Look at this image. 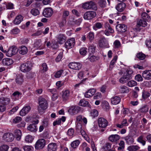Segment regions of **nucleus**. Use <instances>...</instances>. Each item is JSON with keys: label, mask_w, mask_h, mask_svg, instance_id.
<instances>
[{"label": "nucleus", "mask_w": 151, "mask_h": 151, "mask_svg": "<svg viewBox=\"0 0 151 151\" xmlns=\"http://www.w3.org/2000/svg\"><path fill=\"white\" fill-rule=\"evenodd\" d=\"M98 123L99 127L102 128H106L108 124V121L103 117H100L98 119Z\"/></svg>", "instance_id": "5"}, {"label": "nucleus", "mask_w": 151, "mask_h": 151, "mask_svg": "<svg viewBox=\"0 0 151 151\" xmlns=\"http://www.w3.org/2000/svg\"><path fill=\"white\" fill-rule=\"evenodd\" d=\"M120 138L119 136L117 134H113L110 135L109 139L111 142H116Z\"/></svg>", "instance_id": "28"}, {"label": "nucleus", "mask_w": 151, "mask_h": 151, "mask_svg": "<svg viewBox=\"0 0 151 151\" xmlns=\"http://www.w3.org/2000/svg\"><path fill=\"white\" fill-rule=\"evenodd\" d=\"M62 98L63 101H65L68 100L70 96V91L66 90L62 91Z\"/></svg>", "instance_id": "20"}, {"label": "nucleus", "mask_w": 151, "mask_h": 151, "mask_svg": "<svg viewBox=\"0 0 151 151\" xmlns=\"http://www.w3.org/2000/svg\"><path fill=\"white\" fill-rule=\"evenodd\" d=\"M106 42L105 38L104 37H101L99 42V46L101 47H104L106 45Z\"/></svg>", "instance_id": "33"}, {"label": "nucleus", "mask_w": 151, "mask_h": 151, "mask_svg": "<svg viewBox=\"0 0 151 151\" xmlns=\"http://www.w3.org/2000/svg\"><path fill=\"white\" fill-rule=\"evenodd\" d=\"M103 23L99 22L96 23L93 26V29L96 31L98 29H100L102 27Z\"/></svg>", "instance_id": "36"}, {"label": "nucleus", "mask_w": 151, "mask_h": 151, "mask_svg": "<svg viewBox=\"0 0 151 151\" xmlns=\"http://www.w3.org/2000/svg\"><path fill=\"white\" fill-rule=\"evenodd\" d=\"M24 151H32L33 148L30 146H25L23 147Z\"/></svg>", "instance_id": "56"}, {"label": "nucleus", "mask_w": 151, "mask_h": 151, "mask_svg": "<svg viewBox=\"0 0 151 151\" xmlns=\"http://www.w3.org/2000/svg\"><path fill=\"white\" fill-rule=\"evenodd\" d=\"M88 102L84 100H81L80 101L79 105L82 106H87L88 104Z\"/></svg>", "instance_id": "47"}, {"label": "nucleus", "mask_w": 151, "mask_h": 151, "mask_svg": "<svg viewBox=\"0 0 151 151\" xmlns=\"http://www.w3.org/2000/svg\"><path fill=\"white\" fill-rule=\"evenodd\" d=\"M17 48L15 46L10 47L9 49L6 54V55L11 57L15 55L17 52Z\"/></svg>", "instance_id": "11"}, {"label": "nucleus", "mask_w": 151, "mask_h": 151, "mask_svg": "<svg viewBox=\"0 0 151 151\" xmlns=\"http://www.w3.org/2000/svg\"><path fill=\"white\" fill-rule=\"evenodd\" d=\"M127 26L124 24H119L116 26V29L120 33L124 32L127 29Z\"/></svg>", "instance_id": "18"}, {"label": "nucleus", "mask_w": 151, "mask_h": 151, "mask_svg": "<svg viewBox=\"0 0 151 151\" xmlns=\"http://www.w3.org/2000/svg\"><path fill=\"white\" fill-rule=\"evenodd\" d=\"M139 111L141 113H145L148 111V108L146 105H144L140 108Z\"/></svg>", "instance_id": "45"}, {"label": "nucleus", "mask_w": 151, "mask_h": 151, "mask_svg": "<svg viewBox=\"0 0 151 151\" xmlns=\"http://www.w3.org/2000/svg\"><path fill=\"white\" fill-rule=\"evenodd\" d=\"M137 83L136 81L132 80L128 82L127 85L129 87H132L136 86Z\"/></svg>", "instance_id": "51"}, {"label": "nucleus", "mask_w": 151, "mask_h": 151, "mask_svg": "<svg viewBox=\"0 0 151 151\" xmlns=\"http://www.w3.org/2000/svg\"><path fill=\"white\" fill-rule=\"evenodd\" d=\"M31 14L34 16H36L39 14L40 12L38 9H32L31 12Z\"/></svg>", "instance_id": "55"}, {"label": "nucleus", "mask_w": 151, "mask_h": 151, "mask_svg": "<svg viewBox=\"0 0 151 151\" xmlns=\"http://www.w3.org/2000/svg\"><path fill=\"white\" fill-rule=\"evenodd\" d=\"M33 139V138L32 136L28 135L26 136L25 140L27 142L31 143L32 142Z\"/></svg>", "instance_id": "49"}, {"label": "nucleus", "mask_w": 151, "mask_h": 151, "mask_svg": "<svg viewBox=\"0 0 151 151\" xmlns=\"http://www.w3.org/2000/svg\"><path fill=\"white\" fill-rule=\"evenodd\" d=\"M57 145L55 143H52L49 144L48 145V151H56Z\"/></svg>", "instance_id": "25"}, {"label": "nucleus", "mask_w": 151, "mask_h": 151, "mask_svg": "<svg viewBox=\"0 0 151 151\" xmlns=\"http://www.w3.org/2000/svg\"><path fill=\"white\" fill-rule=\"evenodd\" d=\"M19 53L22 55H24L27 53L28 51L26 47L22 46L18 48Z\"/></svg>", "instance_id": "31"}, {"label": "nucleus", "mask_w": 151, "mask_h": 151, "mask_svg": "<svg viewBox=\"0 0 151 151\" xmlns=\"http://www.w3.org/2000/svg\"><path fill=\"white\" fill-rule=\"evenodd\" d=\"M127 143L129 145L132 144L134 142V139L132 136L128 135L124 138Z\"/></svg>", "instance_id": "30"}, {"label": "nucleus", "mask_w": 151, "mask_h": 151, "mask_svg": "<svg viewBox=\"0 0 151 151\" xmlns=\"http://www.w3.org/2000/svg\"><path fill=\"white\" fill-rule=\"evenodd\" d=\"M42 69L41 68V72L42 73H44L47 71L48 70V67L47 64L44 63L42 64Z\"/></svg>", "instance_id": "52"}, {"label": "nucleus", "mask_w": 151, "mask_h": 151, "mask_svg": "<svg viewBox=\"0 0 151 151\" xmlns=\"http://www.w3.org/2000/svg\"><path fill=\"white\" fill-rule=\"evenodd\" d=\"M142 77L147 80L151 79V70H146L143 71L142 73Z\"/></svg>", "instance_id": "17"}, {"label": "nucleus", "mask_w": 151, "mask_h": 151, "mask_svg": "<svg viewBox=\"0 0 151 151\" xmlns=\"http://www.w3.org/2000/svg\"><path fill=\"white\" fill-rule=\"evenodd\" d=\"M45 145V141L43 139H39L36 142L35 145V148L37 150L42 149Z\"/></svg>", "instance_id": "9"}, {"label": "nucleus", "mask_w": 151, "mask_h": 151, "mask_svg": "<svg viewBox=\"0 0 151 151\" xmlns=\"http://www.w3.org/2000/svg\"><path fill=\"white\" fill-rule=\"evenodd\" d=\"M144 137L143 136H140L138 137L137 139V141L141 143L143 145H145L146 143V142L143 139Z\"/></svg>", "instance_id": "48"}, {"label": "nucleus", "mask_w": 151, "mask_h": 151, "mask_svg": "<svg viewBox=\"0 0 151 151\" xmlns=\"http://www.w3.org/2000/svg\"><path fill=\"white\" fill-rule=\"evenodd\" d=\"M120 98L118 96H115L111 99V102L113 104H117L120 101Z\"/></svg>", "instance_id": "34"}, {"label": "nucleus", "mask_w": 151, "mask_h": 151, "mask_svg": "<svg viewBox=\"0 0 151 151\" xmlns=\"http://www.w3.org/2000/svg\"><path fill=\"white\" fill-rule=\"evenodd\" d=\"M69 15V12L67 10H64L63 12L62 18V19L65 21H66V19Z\"/></svg>", "instance_id": "41"}, {"label": "nucleus", "mask_w": 151, "mask_h": 151, "mask_svg": "<svg viewBox=\"0 0 151 151\" xmlns=\"http://www.w3.org/2000/svg\"><path fill=\"white\" fill-rule=\"evenodd\" d=\"M9 149V146L6 145H3L0 147V151H7Z\"/></svg>", "instance_id": "59"}, {"label": "nucleus", "mask_w": 151, "mask_h": 151, "mask_svg": "<svg viewBox=\"0 0 151 151\" xmlns=\"http://www.w3.org/2000/svg\"><path fill=\"white\" fill-rule=\"evenodd\" d=\"M53 10L52 8L47 7L44 9L42 13L43 15L46 17H50L52 16Z\"/></svg>", "instance_id": "12"}, {"label": "nucleus", "mask_w": 151, "mask_h": 151, "mask_svg": "<svg viewBox=\"0 0 151 151\" xmlns=\"http://www.w3.org/2000/svg\"><path fill=\"white\" fill-rule=\"evenodd\" d=\"M82 7L86 10L92 9L95 10L97 9L96 5L92 1L84 3L82 5Z\"/></svg>", "instance_id": "3"}, {"label": "nucleus", "mask_w": 151, "mask_h": 151, "mask_svg": "<svg viewBox=\"0 0 151 151\" xmlns=\"http://www.w3.org/2000/svg\"><path fill=\"white\" fill-rule=\"evenodd\" d=\"M80 143V141L79 140H76L71 142L70 145L73 149H76Z\"/></svg>", "instance_id": "35"}, {"label": "nucleus", "mask_w": 151, "mask_h": 151, "mask_svg": "<svg viewBox=\"0 0 151 151\" xmlns=\"http://www.w3.org/2000/svg\"><path fill=\"white\" fill-rule=\"evenodd\" d=\"M142 77L141 75L137 74L135 76V79L138 81H143Z\"/></svg>", "instance_id": "62"}, {"label": "nucleus", "mask_w": 151, "mask_h": 151, "mask_svg": "<svg viewBox=\"0 0 151 151\" xmlns=\"http://www.w3.org/2000/svg\"><path fill=\"white\" fill-rule=\"evenodd\" d=\"M114 48H118L120 47L121 45L120 42L118 40H116L114 42Z\"/></svg>", "instance_id": "50"}, {"label": "nucleus", "mask_w": 151, "mask_h": 151, "mask_svg": "<svg viewBox=\"0 0 151 151\" xmlns=\"http://www.w3.org/2000/svg\"><path fill=\"white\" fill-rule=\"evenodd\" d=\"M106 4V1L104 0H99L98 2V4L100 7L102 8L105 7Z\"/></svg>", "instance_id": "53"}, {"label": "nucleus", "mask_w": 151, "mask_h": 151, "mask_svg": "<svg viewBox=\"0 0 151 151\" xmlns=\"http://www.w3.org/2000/svg\"><path fill=\"white\" fill-rule=\"evenodd\" d=\"M117 56H115L114 57L113 59L110 62V63L109 65L110 68H113V65H114L117 59Z\"/></svg>", "instance_id": "54"}, {"label": "nucleus", "mask_w": 151, "mask_h": 151, "mask_svg": "<svg viewBox=\"0 0 151 151\" xmlns=\"http://www.w3.org/2000/svg\"><path fill=\"white\" fill-rule=\"evenodd\" d=\"M99 59V57H96L95 56H92L89 58L90 61L91 62L96 61Z\"/></svg>", "instance_id": "61"}, {"label": "nucleus", "mask_w": 151, "mask_h": 151, "mask_svg": "<svg viewBox=\"0 0 151 151\" xmlns=\"http://www.w3.org/2000/svg\"><path fill=\"white\" fill-rule=\"evenodd\" d=\"M96 90L95 89H91L89 90L88 91L86 92L84 96L86 98H88L92 96L95 93Z\"/></svg>", "instance_id": "24"}, {"label": "nucleus", "mask_w": 151, "mask_h": 151, "mask_svg": "<svg viewBox=\"0 0 151 151\" xmlns=\"http://www.w3.org/2000/svg\"><path fill=\"white\" fill-rule=\"evenodd\" d=\"M22 118L20 117L17 116L13 119V122L15 123H17L21 121Z\"/></svg>", "instance_id": "64"}, {"label": "nucleus", "mask_w": 151, "mask_h": 151, "mask_svg": "<svg viewBox=\"0 0 151 151\" xmlns=\"http://www.w3.org/2000/svg\"><path fill=\"white\" fill-rule=\"evenodd\" d=\"M3 140L6 142H11L14 139V136L13 134L11 133H5L2 137Z\"/></svg>", "instance_id": "8"}, {"label": "nucleus", "mask_w": 151, "mask_h": 151, "mask_svg": "<svg viewBox=\"0 0 151 151\" xmlns=\"http://www.w3.org/2000/svg\"><path fill=\"white\" fill-rule=\"evenodd\" d=\"M31 109V107L29 106H24L19 112L20 115L22 116L25 115Z\"/></svg>", "instance_id": "19"}, {"label": "nucleus", "mask_w": 151, "mask_h": 151, "mask_svg": "<svg viewBox=\"0 0 151 151\" xmlns=\"http://www.w3.org/2000/svg\"><path fill=\"white\" fill-rule=\"evenodd\" d=\"M23 75L22 74H19L17 75L15 79L16 83L19 85H21L23 82L24 79Z\"/></svg>", "instance_id": "23"}, {"label": "nucleus", "mask_w": 151, "mask_h": 151, "mask_svg": "<svg viewBox=\"0 0 151 151\" xmlns=\"http://www.w3.org/2000/svg\"><path fill=\"white\" fill-rule=\"evenodd\" d=\"M41 45V40H37L34 44V47L36 49H40Z\"/></svg>", "instance_id": "39"}, {"label": "nucleus", "mask_w": 151, "mask_h": 151, "mask_svg": "<svg viewBox=\"0 0 151 151\" xmlns=\"http://www.w3.org/2000/svg\"><path fill=\"white\" fill-rule=\"evenodd\" d=\"M23 17L21 15H19L17 16L14 21V22L15 24L18 25L23 20Z\"/></svg>", "instance_id": "27"}, {"label": "nucleus", "mask_w": 151, "mask_h": 151, "mask_svg": "<svg viewBox=\"0 0 151 151\" xmlns=\"http://www.w3.org/2000/svg\"><path fill=\"white\" fill-rule=\"evenodd\" d=\"M96 46L93 44L89 45L88 47V51L90 53L93 54L95 52Z\"/></svg>", "instance_id": "40"}, {"label": "nucleus", "mask_w": 151, "mask_h": 151, "mask_svg": "<svg viewBox=\"0 0 151 151\" xmlns=\"http://www.w3.org/2000/svg\"><path fill=\"white\" fill-rule=\"evenodd\" d=\"M10 101V99L6 97H1L0 98V103L3 105H7Z\"/></svg>", "instance_id": "29"}, {"label": "nucleus", "mask_w": 151, "mask_h": 151, "mask_svg": "<svg viewBox=\"0 0 151 151\" xmlns=\"http://www.w3.org/2000/svg\"><path fill=\"white\" fill-rule=\"evenodd\" d=\"M81 110V107L78 106H73L70 107L68 110L70 114L74 115L78 113Z\"/></svg>", "instance_id": "10"}, {"label": "nucleus", "mask_w": 151, "mask_h": 151, "mask_svg": "<svg viewBox=\"0 0 151 151\" xmlns=\"http://www.w3.org/2000/svg\"><path fill=\"white\" fill-rule=\"evenodd\" d=\"M63 71V70H60L57 71L55 74L54 76L56 78H59L61 76Z\"/></svg>", "instance_id": "58"}, {"label": "nucleus", "mask_w": 151, "mask_h": 151, "mask_svg": "<svg viewBox=\"0 0 151 151\" xmlns=\"http://www.w3.org/2000/svg\"><path fill=\"white\" fill-rule=\"evenodd\" d=\"M98 111L96 109H93L91 113V114L93 118L97 117L98 115Z\"/></svg>", "instance_id": "57"}, {"label": "nucleus", "mask_w": 151, "mask_h": 151, "mask_svg": "<svg viewBox=\"0 0 151 151\" xmlns=\"http://www.w3.org/2000/svg\"><path fill=\"white\" fill-rule=\"evenodd\" d=\"M69 67L71 69L75 70H79L82 67V65L79 63H69L68 65Z\"/></svg>", "instance_id": "15"}, {"label": "nucleus", "mask_w": 151, "mask_h": 151, "mask_svg": "<svg viewBox=\"0 0 151 151\" xmlns=\"http://www.w3.org/2000/svg\"><path fill=\"white\" fill-rule=\"evenodd\" d=\"M87 48L85 47L81 48L80 50V53L82 55H84L87 53Z\"/></svg>", "instance_id": "60"}, {"label": "nucleus", "mask_w": 151, "mask_h": 151, "mask_svg": "<svg viewBox=\"0 0 151 151\" xmlns=\"http://www.w3.org/2000/svg\"><path fill=\"white\" fill-rule=\"evenodd\" d=\"M147 25L146 21L142 19H138L137 21V26L138 27L140 26L145 27Z\"/></svg>", "instance_id": "21"}, {"label": "nucleus", "mask_w": 151, "mask_h": 151, "mask_svg": "<svg viewBox=\"0 0 151 151\" xmlns=\"http://www.w3.org/2000/svg\"><path fill=\"white\" fill-rule=\"evenodd\" d=\"M96 16V12L93 11H88L85 12L83 15L85 19L90 20Z\"/></svg>", "instance_id": "6"}, {"label": "nucleus", "mask_w": 151, "mask_h": 151, "mask_svg": "<svg viewBox=\"0 0 151 151\" xmlns=\"http://www.w3.org/2000/svg\"><path fill=\"white\" fill-rule=\"evenodd\" d=\"M133 75V71L131 70H127L119 79V81L121 83H125L129 80L131 79Z\"/></svg>", "instance_id": "1"}, {"label": "nucleus", "mask_w": 151, "mask_h": 151, "mask_svg": "<svg viewBox=\"0 0 151 151\" xmlns=\"http://www.w3.org/2000/svg\"><path fill=\"white\" fill-rule=\"evenodd\" d=\"M140 148L137 145H131L128 147V150L129 151H136Z\"/></svg>", "instance_id": "42"}, {"label": "nucleus", "mask_w": 151, "mask_h": 151, "mask_svg": "<svg viewBox=\"0 0 151 151\" xmlns=\"http://www.w3.org/2000/svg\"><path fill=\"white\" fill-rule=\"evenodd\" d=\"M75 44V40L73 38H72L68 40L64 44V46L66 48L69 49L73 47Z\"/></svg>", "instance_id": "13"}, {"label": "nucleus", "mask_w": 151, "mask_h": 151, "mask_svg": "<svg viewBox=\"0 0 151 151\" xmlns=\"http://www.w3.org/2000/svg\"><path fill=\"white\" fill-rule=\"evenodd\" d=\"M39 121L36 120L32 122L33 124H30L27 127V129L33 132H35L37 131V126L36 124L38 123Z\"/></svg>", "instance_id": "14"}, {"label": "nucleus", "mask_w": 151, "mask_h": 151, "mask_svg": "<svg viewBox=\"0 0 151 151\" xmlns=\"http://www.w3.org/2000/svg\"><path fill=\"white\" fill-rule=\"evenodd\" d=\"M56 37L57 43L60 44H62L66 40V37L63 34H59Z\"/></svg>", "instance_id": "16"}, {"label": "nucleus", "mask_w": 151, "mask_h": 151, "mask_svg": "<svg viewBox=\"0 0 151 151\" xmlns=\"http://www.w3.org/2000/svg\"><path fill=\"white\" fill-rule=\"evenodd\" d=\"M104 27L105 29L104 31V33L105 35L109 36L110 34L113 33L114 32V29L111 27L108 22L104 23Z\"/></svg>", "instance_id": "7"}, {"label": "nucleus", "mask_w": 151, "mask_h": 151, "mask_svg": "<svg viewBox=\"0 0 151 151\" xmlns=\"http://www.w3.org/2000/svg\"><path fill=\"white\" fill-rule=\"evenodd\" d=\"M35 76V73L33 72H30L27 74V77L28 78H31Z\"/></svg>", "instance_id": "63"}, {"label": "nucleus", "mask_w": 151, "mask_h": 151, "mask_svg": "<svg viewBox=\"0 0 151 151\" xmlns=\"http://www.w3.org/2000/svg\"><path fill=\"white\" fill-rule=\"evenodd\" d=\"M2 63L4 65H9L13 63V61L11 58H5L2 60Z\"/></svg>", "instance_id": "22"}, {"label": "nucleus", "mask_w": 151, "mask_h": 151, "mask_svg": "<svg viewBox=\"0 0 151 151\" xmlns=\"http://www.w3.org/2000/svg\"><path fill=\"white\" fill-rule=\"evenodd\" d=\"M111 144L109 143H106L102 147V149L105 151H108L110 149Z\"/></svg>", "instance_id": "46"}, {"label": "nucleus", "mask_w": 151, "mask_h": 151, "mask_svg": "<svg viewBox=\"0 0 151 151\" xmlns=\"http://www.w3.org/2000/svg\"><path fill=\"white\" fill-rule=\"evenodd\" d=\"M150 93L148 91H143L142 92V98L144 99H146L150 96Z\"/></svg>", "instance_id": "44"}, {"label": "nucleus", "mask_w": 151, "mask_h": 151, "mask_svg": "<svg viewBox=\"0 0 151 151\" xmlns=\"http://www.w3.org/2000/svg\"><path fill=\"white\" fill-rule=\"evenodd\" d=\"M38 110L39 113H41L46 109L48 106V103L47 100L44 98L40 96L38 99Z\"/></svg>", "instance_id": "2"}, {"label": "nucleus", "mask_w": 151, "mask_h": 151, "mask_svg": "<svg viewBox=\"0 0 151 151\" xmlns=\"http://www.w3.org/2000/svg\"><path fill=\"white\" fill-rule=\"evenodd\" d=\"M137 58L140 60H144L145 57V55L142 52H139L136 55Z\"/></svg>", "instance_id": "43"}, {"label": "nucleus", "mask_w": 151, "mask_h": 151, "mask_svg": "<svg viewBox=\"0 0 151 151\" xmlns=\"http://www.w3.org/2000/svg\"><path fill=\"white\" fill-rule=\"evenodd\" d=\"M119 91L122 93H126L129 92V90L128 88L125 86H122L120 87Z\"/></svg>", "instance_id": "38"}, {"label": "nucleus", "mask_w": 151, "mask_h": 151, "mask_svg": "<svg viewBox=\"0 0 151 151\" xmlns=\"http://www.w3.org/2000/svg\"><path fill=\"white\" fill-rule=\"evenodd\" d=\"M142 19L147 22L150 21V16L146 12H144L141 14Z\"/></svg>", "instance_id": "37"}, {"label": "nucleus", "mask_w": 151, "mask_h": 151, "mask_svg": "<svg viewBox=\"0 0 151 151\" xmlns=\"http://www.w3.org/2000/svg\"><path fill=\"white\" fill-rule=\"evenodd\" d=\"M125 7L126 4L125 3H121L117 4L116 8L118 12H122L124 9Z\"/></svg>", "instance_id": "26"}, {"label": "nucleus", "mask_w": 151, "mask_h": 151, "mask_svg": "<svg viewBox=\"0 0 151 151\" xmlns=\"http://www.w3.org/2000/svg\"><path fill=\"white\" fill-rule=\"evenodd\" d=\"M14 134L16 139L18 141L20 140L22 136L21 131L19 129H16L14 131Z\"/></svg>", "instance_id": "32"}, {"label": "nucleus", "mask_w": 151, "mask_h": 151, "mask_svg": "<svg viewBox=\"0 0 151 151\" xmlns=\"http://www.w3.org/2000/svg\"><path fill=\"white\" fill-rule=\"evenodd\" d=\"M32 66V63L30 62L27 61L21 64L20 67V69L23 72H27L31 70Z\"/></svg>", "instance_id": "4"}]
</instances>
